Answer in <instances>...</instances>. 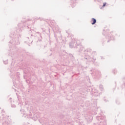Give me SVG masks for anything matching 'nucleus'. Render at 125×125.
I'll use <instances>...</instances> for the list:
<instances>
[{
	"label": "nucleus",
	"instance_id": "f257e3e1",
	"mask_svg": "<svg viewBox=\"0 0 125 125\" xmlns=\"http://www.w3.org/2000/svg\"><path fill=\"white\" fill-rule=\"evenodd\" d=\"M18 28L16 31H11L9 37L11 40L9 42V46L10 47L9 53L8 54V56L12 57V59H15L17 57L16 52L18 51V47L16 45L20 44V40H21V35L20 33L22 32L23 29V24L19 23L18 24Z\"/></svg>",
	"mask_w": 125,
	"mask_h": 125
},
{
	"label": "nucleus",
	"instance_id": "f03ea898",
	"mask_svg": "<svg viewBox=\"0 0 125 125\" xmlns=\"http://www.w3.org/2000/svg\"><path fill=\"white\" fill-rule=\"evenodd\" d=\"M89 52L87 50L84 51V59L87 60V61H89L90 62H93L95 66H99V63L97 62H95V60H96V58L94 57H91V56L89 55Z\"/></svg>",
	"mask_w": 125,
	"mask_h": 125
},
{
	"label": "nucleus",
	"instance_id": "7ed1b4c3",
	"mask_svg": "<svg viewBox=\"0 0 125 125\" xmlns=\"http://www.w3.org/2000/svg\"><path fill=\"white\" fill-rule=\"evenodd\" d=\"M39 121L42 125H60V123H59L57 121H53L49 123V120L46 118L43 120L40 119Z\"/></svg>",
	"mask_w": 125,
	"mask_h": 125
},
{
	"label": "nucleus",
	"instance_id": "20e7f679",
	"mask_svg": "<svg viewBox=\"0 0 125 125\" xmlns=\"http://www.w3.org/2000/svg\"><path fill=\"white\" fill-rule=\"evenodd\" d=\"M105 119L106 117L102 116L101 114H100V116L96 117V120L100 123L99 125H106V120H105Z\"/></svg>",
	"mask_w": 125,
	"mask_h": 125
},
{
	"label": "nucleus",
	"instance_id": "39448f33",
	"mask_svg": "<svg viewBox=\"0 0 125 125\" xmlns=\"http://www.w3.org/2000/svg\"><path fill=\"white\" fill-rule=\"evenodd\" d=\"M90 74L92 76H94L95 79H99L101 77V73L98 70H91Z\"/></svg>",
	"mask_w": 125,
	"mask_h": 125
},
{
	"label": "nucleus",
	"instance_id": "423d86ee",
	"mask_svg": "<svg viewBox=\"0 0 125 125\" xmlns=\"http://www.w3.org/2000/svg\"><path fill=\"white\" fill-rule=\"evenodd\" d=\"M62 54L64 59H68V58H69L68 55H69V57L71 58V60H75V57L74 56H73L71 53L68 54V53L66 52V51H62Z\"/></svg>",
	"mask_w": 125,
	"mask_h": 125
},
{
	"label": "nucleus",
	"instance_id": "0eeeda50",
	"mask_svg": "<svg viewBox=\"0 0 125 125\" xmlns=\"http://www.w3.org/2000/svg\"><path fill=\"white\" fill-rule=\"evenodd\" d=\"M74 47L75 48H78V51L79 52H81V51H83V50L84 49V48H83V46L77 43H76V46H75Z\"/></svg>",
	"mask_w": 125,
	"mask_h": 125
},
{
	"label": "nucleus",
	"instance_id": "6e6552de",
	"mask_svg": "<svg viewBox=\"0 0 125 125\" xmlns=\"http://www.w3.org/2000/svg\"><path fill=\"white\" fill-rule=\"evenodd\" d=\"M41 29L43 32L47 33L48 32L50 33V30L49 29V28H48L47 26L44 25L43 26L41 27Z\"/></svg>",
	"mask_w": 125,
	"mask_h": 125
},
{
	"label": "nucleus",
	"instance_id": "1a4fd4ad",
	"mask_svg": "<svg viewBox=\"0 0 125 125\" xmlns=\"http://www.w3.org/2000/svg\"><path fill=\"white\" fill-rule=\"evenodd\" d=\"M85 119L86 120L87 123H88V124H90V123L92 122L93 117L90 115H86L85 116Z\"/></svg>",
	"mask_w": 125,
	"mask_h": 125
},
{
	"label": "nucleus",
	"instance_id": "9d476101",
	"mask_svg": "<svg viewBox=\"0 0 125 125\" xmlns=\"http://www.w3.org/2000/svg\"><path fill=\"white\" fill-rule=\"evenodd\" d=\"M79 42V41H77V40H75L74 39V41L72 40V42H70L69 43V47H70V48H73V47H74V45L75 43V45H76V43H77L78 44V43Z\"/></svg>",
	"mask_w": 125,
	"mask_h": 125
},
{
	"label": "nucleus",
	"instance_id": "9b49d317",
	"mask_svg": "<svg viewBox=\"0 0 125 125\" xmlns=\"http://www.w3.org/2000/svg\"><path fill=\"white\" fill-rule=\"evenodd\" d=\"M106 39H108L109 40L107 41V42H109L110 41H113V40H115L113 36H111L110 34L109 35L106 36Z\"/></svg>",
	"mask_w": 125,
	"mask_h": 125
},
{
	"label": "nucleus",
	"instance_id": "f8f14e48",
	"mask_svg": "<svg viewBox=\"0 0 125 125\" xmlns=\"http://www.w3.org/2000/svg\"><path fill=\"white\" fill-rule=\"evenodd\" d=\"M2 125H12V122L9 121H6L2 123Z\"/></svg>",
	"mask_w": 125,
	"mask_h": 125
},
{
	"label": "nucleus",
	"instance_id": "ddd939ff",
	"mask_svg": "<svg viewBox=\"0 0 125 125\" xmlns=\"http://www.w3.org/2000/svg\"><path fill=\"white\" fill-rule=\"evenodd\" d=\"M70 5L71 7H75L76 6V1L74 0H70Z\"/></svg>",
	"mask_w": 125,
	"mask_h": 125
},
{
	"label": "nucleus",
	"instance_id": "4468645a",
	"mask_svg": "<svg viewBox=\"0 0 125 125\" xmlns=\"http://www.w3.org/2000/svg\"><path fill=\"white\" fill-rule=\"evenodd\" d=\"M62 125H74V124H72L71 122L64 121L63 122H62Z\"/></svg>",
	"mask_w": 125,
	"mask_h": 125
},
{
	"label": "nucleus",
	"instance_id": "2eb2a0df",
	"mask_svg": "<svg viewBox=\"0 0 125 125\" xmlns=\"http://www.w3.org/2000/svg\"><path fill=\"white\" fill-rule=\"evenodd\" d=\"M92 102L93 103H91L92 106L93 107H95V106L97 105V102L95 100H93Z\"/></svg>",
	"mask_w": 125,
	"mask_h": 125
},
{
	"label": "nucleus",
	"instance_id": "dca6fc26",
	"mask_svg": "<svg viewBox=\"0 0 125 125\" xmlns=\"http://www.w3.org/2000/svg\"><path fill=\"white\" fill-rule=\"evenodd\" d=\"M85 107H89V106H92L91 103H90V102L89 101H87L85 103Z\"/></svg>",
	"mask_w": 125,
	"mask_h": 125
},
{
	"label": "nucleus",
	"instance_id": "f3484780",
	"mask_svg": "<svg viewBox=\"0 0 125 125\" xmlns=\"http://www.w3.org/2000/svg\"><path fill=\"white\" fill-rule=\"evenodd\" d=\"M90 22L92 25H94V24L96 23V22H97L96 19L93 18L91 19Z\"/></svg>",
	"mask_w": 125,
	"mask_h": 125
},
{
	"label": "nucleus",
	"instance_id": "a211bd4d",
	"mask_svg": "<svg viewBox=\"0 0 125 125\" xmlns=\"http://www.w3.org/2000/svg\"><path fill=\"white\" fill-rule=\"evenodd\" d=\"M37 34H39L40 37V39H39L38 40H39V42H42V33L39 32H37Z\"/></svg>",
	"mask_w": 125,
	"mask_h": 125
},
{
	"label": "nucleus",
	"instance_id": "6ab92c4d",
	"mask_svg": "<svg viewBox=\"0 0 125 125\" xmlns=\"http://www.w3.org/2000/svg\"><path fill=\"white\" fill-rule=\"evenodd\" d=\"M35 19H36V20H40V21H42V20H43V18L40 17H35Z\"/></svg>",
	"mask_w": 125,
	"mask_h": 125
},
{
	"label": "nucleus",
	"instance_id": "aec40b11",
	"mask_svg": "<svg viewBox=\"0 0 125 125\" xmlns=\"http://www.w3.org/2000/svg\"><path fill=\"white\" fill-rule=\"evenodd\" d=\"M112 73L113 74H114V75H116V74H117V69L116 68H114L112 70Z\"/></svg>",
	"mask_w": 125,
	"mask_h": 125
},
{
	"label": "nucleus",
	"instance_id": "412c9836",
	"mask_svg": "<svg viewBox=\"0 0 125 125\" xmlns=\"http://www.w3.org/2000/svg\"><path fill=\"white\" fill-rule=\"evenodd\" d=\"M99 89H100V90H101V91H102L103 90V89H104L103 85H100V86H99Z\"/></svg>",
	"mask_w": 125,
	"mask_h": 125
},
{
	"label": "nucleus",
	"instance_id": "4be33fe9",
	"mask_svg": "<svg viewBox=\"0 0 125 125\" xmlns=\"http://www.w3.org/2000/svg\"><path fill=\"white\" fill-rule=\"evenodd\" d=\"M3 63L5 65H7L8 64V60H6V61H3Z\"/></svg>",
	"mask_w": 125,
	"mask_h": 125
},
{
	"label": "nucleus",
	"instance_id": "5701e85b",
	"mask_svg": "<svg viewBox=\"0 0 125 125\" xmlns=\"http://www.w3.org/2000/svg\"><path fill=\"white\" fill-rule=\"evenodd\" d=\"M106 4H107V3L104 2L103 3V5L102 7H101V9H102V8H103V7H104V6H106Z\"/></svg>",
	"mask_w": 125,
	"mask_h": 125
},
{
	"label": "nucleus",
	"instance_id": "b1692460",
	"mask_svg": "<svg viewBox=\"0 0 125 125\" xmlns=\"http://www.w3.org/2000/svg\"><path fill=\"white\" fill-rule=\"evenodd\" d=\"M116 104H117V105H120V101L119 100H117L116 101Z\"/></svg>",
	"mask_w": 125,
	"mask_h": 125
},
{
	"label": "nucleus",
	"instance_id": "393cba45",
	"mask_svg": "<svg viewBox=\"0 0 125 125\" xmlns=\"http://www.w3.org/2000/svg\"><path fill=\"white\" fill-rule=\"evenodd\" d=\"M30 38L31 39H32V40H34L35 38H36V36L33 35H31Z\"/></svg>",
	"mask_w": 125,
	"mask_h": 125
},
{
	"label": "nucleus",
	"instance_id": "a878e982",
	"mask_svg": "<svg viewBox=\"0 0 125 125\" xmlns=\"http://www.w3.org/2000/svg\"><path fill=\"white\" fill-rule=\"evenodd\" d=\"M11 107L12 108H16V105L15 104H12Z\"/></svg>",
	"mask_w": 125,
	"mask_h": 125
},
{
	"label": "nucleus",
	"instance_id": "bb28decb",
	"mask_svg": "<svg viewBox=\"0 0 125 125\" xmlns=\"http://www.w3.org/2000/svg\"><path fill=\"white\" fill-rule=\"evenodd\" d=\"M62 47L65 48V43L63 42L62 45Z\"/></svg>",
	"mask_w": 125,
	"mask_h": 125
},
{
	"label": "nucleus",
	"instance_id": "cd10ccee",
	"mask_svg": "<svg viewBox=\"0 0 125 125\" xmlns=\"http://www.w3.org/2000/svg\"><path fill=\"white\" fill-rule=\"evenodd\" d=\"M22 117L23 118H26V117H27V115H26V114H23Z\"/></svg>",
	"mask_w": 125,
	"mask_h": 125
},
{
	"label": "nucleus",
	"instance_id": "c85d7f7f",
	"mask_svg": "<svg viewBox=\"0 0 125 125\" xmlns=\"http://www.w3.org/2000/svg\"><path fill=\"white\" fill-rule=\"evenodd\" d=\"M12 99V98H10L9 100H10L11 103L12 102V101L11 100Z\"/></svg>",
	"mask_w": 125,
	"mask_h": 125
},
{
	"label": "nucleus",
	"instance_id": "c756f323",
	"mask_svg": "<svg viewBox=\"0 0 125 125\" xmlns=\"http://www.w3.org/2000/svg\"><path fill=\"white\" fill-rule=\"evenodd\" d=\"M30 39V38H29V37H26L25 38V40H28L29 41V40Z\"/></svg>",
	"mask_w": 125,
	"mask_h": 125
},
{
	"label": "nucleus",
	"instance_id": "7c9ffc66",
	"mask_svg": "<svg viewBox=\"0 0 125 125\" xmlns=\"http://www.w3.org/2000/svg\"><path fill=\"white\" fill-rule=\"evenodd\" d=\"M1 112L2 113H5V111H4V110L3 109H2Z\"/></svg>",
	"mask_w": 125,
	"mask_h": 125
},
{
	"label": "nucleus",
	"instance_id": "2f4dec72",
	"mask_svg": "<svg viewBox=\"0 0 125 125\" xmlns=\"http://www.w3.org/2000/svg\"><path fill=\"white\" fill-rule=\"evenodd\" d=\"M104 100L105 102H107V100H106L105 98L104 99Z\"/></svg>",
	"mask_w": 125,
	"mask_h": 125
},
{
	"label": "nucleus",
	"instance_id": "473e14b6",
	"mask_svg": "<svg viewBox=\"0 0 125 125\" xmlns=\"http://www.w3.org/2000/svg\"><path fill=\"white\" fill-rule=\"evenodd\" d=\"M33 120H34V122H36V121H37L36 119H34Z\"/></svg>",
	"mask_w": 125,
	"mask_h": 125
},
{
	"label": "nucleus",
	"instance_id": "72a5a7b5",
	"mask_svg": "<svg viewBox=\"0 0 125 125\" xmlns=\"http://www.w3.org/2000/svg\"><path fill=\"white\" fill-rule=\"evenodd\" d=\"M24 42H29V41H27V42L25 41Z\"/></svg>",
	"mask_w": 125,
	"mask_h": 125
},
{
	"label": "nucleus",
	"instance_id": "f704fd0d",
	"mask_svg": "<svg viewBox=\"0 0 125 125\" xmlns=\"http://www.w3.org/2000/svg\"><path fill=\"white\" fill-rule=\"evenodd\" d=\"M87 79H88V80H89V77H87Z\"/></svg>",
	"mask_w": 125,
	"mask_h": 125
},
{
	"label": "nucleus",
	"instance_id": "c9c22d12",
	"mask_svg": "<svg viewBox=\"0 0 125 125\" xmlns=\"http://www.w3.org/2000/svg\"><path fill=\"white\" fill-rule=\"evenodd\" d=\"M51 55H52V53L50 55V56H51Z\"/></svg>",
	"mask_w": 125,
	"mask_h": 125
},
{
	"label": "nucleus",
	"instance_id": "e433bc0d",
	"mask_svg": "<svg viewBox=\"0 0 125 125\" xmlns=\"http://www.w3.org/2000/svg\"><path fill=\"white\" fill-rule=\"evenodd\" d=\"M23 26H24V27H26V26H25V24H23Z\"/></svg>",
	"mask_w": 125,
	"mask_h": 125
},
{
	"label": "nucleus",
	"instance_id": "4c0bfd02",
	"mask_svg": "<svg viewBox=\"0 0 125 125\" xmlns=\"http://www.w3.org/2000/svg\"><path fill=\"white\" fill-rule=\"evenodd\" d=\"M25 22H26V21H23V23H25Z\"/></svg>",
	"mask_w": 125,
	"mask_h": 125
},
{
	"label": "nucleus",
	"instance_id": "58836bf2",
	"mask_svg": "<svg viewBox=\"0 0 125 125\" xmlns=\"http://www.w3.org/2000/svg\"><path fill=\"white\" fill-rule=\"evenodd\" d=\"M26 27H27V28H29V26H26Z\"/></svg>",
	"mask_w": 125,
	"mask_h": 125
},
{
	"label": "nucleus",
	"instance_id": "ea45409f",
	"mask_svg": "<svg viewBox=\"0 0 125 125\" xmlns=\"http://www.w3.org/2000/svg\"><path fill=\"white\" fill-rule=\"evenodd\" d=\"M101 57V59H102L103 58L102 57Z\"/></svg>",
	"mask_w": 125,
	"mask_h": 125
},
{
	"label": "nucleus",
	"instance_id": "a19ab883",
	"mask_svg": "<svg viewBox=\"0 0 125 125\" xmlns=\"http://www.w3.org/2000/svg\"><path fill=\"white\" fill-rule=\"evenodd\" d=\"M89 90H91V91H92V90L89 89Z\"/></svg>",
	"mask_w": 125,
	"mask_h": 125
},
{
	"label": "nucleus",
	"instance_id": "79ce46f5",
	"mask_svg": "<svg viewBox=\"0 0 125 125\" xmlns=\"http://www.w3.org/2000/svg\"><path fill=\"white\" fill-rule=\"evenodd\" d=\"M94 0V1H96V0Z\"/></svg>",
	"mask_w": 125,
	"mask_h": 125
},
{
	"label": "nucleus",
	"instance_id": "37998d69",
	"mask_svg": "<svg viewBox=\"0 0 125 125\" xmlns=\"http://www.w3.org/2000/svg\"><path fill=\"white\" fill-rule=\"evenodd\" d=\"M28 45H29V46H30V44H28Z\"/></svg>",
	"mask_w": 125,
	"mask_h": 125
},
{
	"label": "nucleus",
	"instance_id": "c03bdc74",
	"mask_svg": "<svg viewBox=\"0 0 125 125\" xmlns=\"http://www.w3.org/2000/svg\"><path fill=\"white\" fill-rule=\"evenodd\" d=\"M12 0V1H13V0Z\"/></svg>",
	"mask_w": 125,
	"mask_h": 125
},
{
	"label": "nucleus",
	"instance_id": "a18cd8bd",
	"mask_svg": "<svg viewBox=\"0 0 125 125\" xmlns=\"http://www.w3.org/2000/svg\"><path fill=\"white\" fill-rule=\"evenodd\" d=\"M44 48H45V46H44Z\"/></svg>",
	"mask_w": 125,
	"mask_h": 125
},
{
	"label": "nucleus",
	"instance_id": "49530a36",
	"mask_svg": "<svg viewBox=\"0 0 125 125\" xmlns=\"http://www.w3.org/2000/svg\"><path fill=\"white\" fill-rule=\"evenodd\" d=\"M20 111H21H21H22V110H21H21H20Z\"/></svg>",
	"mask_w": 125,
	"mask_h": 125
},
{
	"label": "nucleus",
	"instance_id": "de8ad7c7",
	"mask_svg": "<svg viewBox=\"0 0 125 125\" xmlns=\"http://www.w3.org/2000/svg\"><path fill=\"white\" fill-rule=\"evenodd\" d=\"M108 32H109V30H107Z\"/></svg>",
	"mask_w": 125,
	"mask_h": 125
},
{
	"label": "nucleus",
	"instance_id": "09e8293b",
	"mask_svg": "<svg viewBox=\"0 0 125 125\" xmlns=\"http://www.w3.org/2000/svg\"><path fill=\"white\" fill-rule=\"evenodd\" d=\"M31 42H33V41H32Z\"/></svg>",
	"mask_w": 125,
	"mask_h": 125
},
{
	"label": "nucleus",
	"instance_id": "8fccbe9b",
	"mask_svg": "<svg viewBox=\"0 0 125 125\" xmlns=\"http://www.w3.org/2000/svg\"><path fill=\"white\" fill-rule=\"evenodd\" d=\"M51 24H52V25H53V24H52V23H51Z\"/></svg>",
	"mask_w": 125,
	"mask_h": 125
},
{
	"label": "nucleus",
	"instance_id": "3c124183",
	"mask_svg": "<svg viewBox=\"0 0 125 125\" xmlns=\"http://www.w3.org/2000/svg\"><path fill=\"white\" fill-rule=\"evenodd\" d=\"M0 109H1V108H0Z\"/></svg>",
	"mask_w": 125,
	"mask_h": 125
}]
</instances>
